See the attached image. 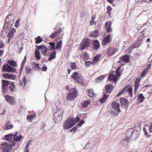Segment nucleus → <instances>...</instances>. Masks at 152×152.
<instances>
[{"label": "nucleus", "mask_w": 152, "mask_h": 152, "mask_svg": "<svg viewBox=\"0 0 152 152\" xmlns=\"http://www.w3.org/2000/svg\"><path fill=\"white\" fill-rule=\"evenodd\" d=\"M150 67H147L141 73L140 76L141 77H143L145 76L148 72V70L150 68Z\"/></svg>", "instance_id": "34"}, {"label": "nucleus", "mask_w": 152, "mask_h": 152, "mask_svg": "<svg viewBox=\"0 0 152 152\" xmlns=\"http://www.w3.org/2000/svg\"><path fill=\"white\" fill-rule=\"evenodd\" d=\"M107 13L109 15H110L111 14V11L112 10V9L110 6H109L107 7Z\"/></svg>", "instance_id": "46"}, {"label": "nucleus", "mask_w": 152, "mask_h": 152, "mask_svg": "<svg viewBox=\"0 0 152 152\" xmlns=\"http://www.w3.org/2000/svg\"><path fill=\"white\" fill-rule=\"evenodd\" d=\"M135 1L138 4L141 3L142 2H147L146 0H135Z\"/></svg>", "instance_id": "56"}, {"label": "nucleus", "mask_w": 152, "mask_h": 152, "mask_svg": "<svg viewBox=\"0 0 152 152\" xmlns=\"http://www.w3.org/2000/svg\"><path fill=\"white\" fill-rule=\"evenodd\" d=\"M139 55V53L136 52L134 53L133 54V57L134 58V59H136L138 58Z\"/></svg>", "instance_id": "53"}, {"label": "nucleus", "mask_w": 152, "mask_h": 152, "mask_svg": "<svg viewBox=\"0 0 152 152\" xmlns=\"http://www.w3.org/2000/svg\"><path fill=\"white\" fill-rule=\"evenodd\" d=\"M16 32L15 29L14 28H12L10 31L8 33V36H10L11 38H13V37L14 34Z\"/></svg>", "instance_id": "36"}, {"label": "nucleus", "mask_w": 152, "mask_h": 152, "mask_svg": "<svg viewBox=\"0 0 152 152\" xmlns=\"http://www.w3.org/2000/svg\"><path fill=\"white\" fill-rule=\"evenodd\" d=\"M26 56H25L24 57V59L23 60V61L21 63V66H24V64L26 61Z\"/></svg>", "instance_id": "57"}, {"label": "nucleus", "mask_w": 152, "mask_h": 152, "mask_svg": "<svg viewBox=\"0 0 152 152\" xmlns=\"http://www.w3.org/2000/svg\"><path fill=\"white\" fill-rule=\"evenodd\" d=\"M10 124V121H7L6 123L5 124L4 126V129L5 130H8L9 129L8 128V126H9Z\"/></svg>", "instance_id": "45"}, {"label": "nucleus", "mask_w": 152, "mask_h": 152, "mask_svg": "<svg viewBox=\"0 0 152 152\" xmlns=\"http://www.w3.org/2000/svg\"><path fill=\"white\" fill-rule=\"evenodd\" d=\"M80 120V118L78 115L76 116V118H71L70 119L68 118L67 120L65 121L64 122L63 127L64 129L67 130L69 129L76 123H77Z\"/></svg>", "instance_id": "1"}, {"label": "nucleus", "mask_w": 152, "mask_h": 152, "mask_svg": "<svg viewBox=\"0 0 152 152\" xmlns=\"http://www.w3.org/2000/svg\"><path fill=\"white\" fill-rule=\"evenodd\" d=\"M90 102L88 100H86L82 103V106L83 107H86L90 103Z\"/></svg>", "instance_id": "39"}, {"label": "nucleus", "mask_w": 152, "mask_h": 152, "mask_svg": "<svg viewBox=\"0 0 152 152\" xmlns=\"http://www.w3.org/2000/svg\"><path fill=\"white\" fill-rule=\"evenodd\" d=\"M13 140L14 141L18 142L19 141V136L13 137Z\"/></svg>", "instance_id": "60"}, {"label": "nucleus", "mask_w": 152, "mask_h": 152, "mask_svg": "<svg viewBox=\"0 0 152 152\" xmlns=\"http://www.w3.org/2000/svg\"><path fill=\"white\" fill-rule=\"evenodd\" d=\"M116 51V48H113L112 47L109 48L107 51L108 53H109L111 56L113 55Z\"/></svg>", "instance_id": "27"}, {"label": "nucleus", "mask_w": 152, "mask_h": 152, "mask_svg": "<svg viewBox=\"0 0 152 152\" xmlns=\"http://www.w3.org/2000/svg\"><path fill=\"white\" fill-rule=\"evenodd\" d=\"M85 123V122L84 121H83V120H81L77 125L79 127H80L81 126Z\"/></svg>", "instance_id": "54"}, {"label": "nucleus", "mask_w": 152, "mask_h": 152, "mask_svg": "<svg viewBox=\"0 0 152 152\" xmlns=\"http://www.w3.org/2000/svg\"><path fill=\"white\" fill-rule=\"evenodd\" d=\"M108 80H112L115 81L117 80V77L115 75L113 74H110L108 77Z\"/></svg>", "instance_id": "26"}, {"label": "nucleus", "mask_w": 152, "mask_h": 152, "mask_svg": "<svg viewBox=\"0 0 152 152\" xmlns=\"http://www.w3.org/2000/svg\"><path fill=\"white\" fill-rule=\"evenodd\" d=\"M123 71V69L121 68V67H118V68L116 70V73L118 76H119Z\"/></svg>", "instance_id": "33"}, {"label": "nucleus", "mask_w": 152, "mask_h": 152, "mask_svg": "<svg viewBox=\"0 0 152 152\" xmlns=\"http://www.w3.org/2000/svg\"><path fill=\"white\" fill-rule=\"evenodd\" d=\"M141 127L140 126H135V129H134V131H137L138 132L140 133V132L141 130Z\"/></svg>", "instance_id": "48"}, {"label": "nucleus", "mask_w": 152, "mask_h": 152, "mask_svg": "<svg viewBox=\"0 0 152 152\" xmlns=\"http://www.w3.org/2000/svg\"><path fill=\"white\" fill-rule=\"evenodd\" d=\"M13 17V16L12 15H11V14H9L7 16L5 19V22L4 24V27H5L6 25L7 26H8V23H10L12 20V17Z\"/></svg>", "instance_id": "16"}, {"label": "nucleus", "mask_w": 152, "mask_h": 152, "mask_svg": "<svg viewBox=\"0 0 152 152\" xmlns=\"http://www.w3.org/2000/svg\"><path fill=\"white\" fill-rule=\"evenodd\" d=\"M8 64L12 66H17L16 62L13 60H9L7 61Z\"/></svg>", "instance_id": "30"}, {"label": "nucleus", "mask_w": 152, "mask_h": 152, "mask_svg": "<svg viewBox=\"0 0 152 152\" xmlns=\"http://www.w3.org/2000/svg\"><path fill=\"white\" fill-rule=\"evenodd\" d=\"M58 34H57V32H54L52 33L50 36V37L51 39H54L55 38L57 37Z\"/></svg>", "instance_id": "42"}, {"label": "nucleus", "mask_w": 152, "mask_h": 152, "mask_svg": "<svg viewBox=\"0 0 152 152\" xmlns=\"http://www.w3.org/2000/svg\"><path fill=\"white\" fill-rule=\"evenodd\" d=\"M106 93H110L113 90V86L111 84H108L105 86Z\"/></svg>", "instance_id": "17"}, {"label": "nucleus", "mask_w": 152, "mask_h": 152, "mask_svg": "<svg viewBox=\"0 0 152 152\" xmlns=\"http://www.w3.org/2000/svg\"><path fill=\"white\" fill-rule=\"evenodd\" d=\"M128 143V140L126 139H123L121 142V144L123 145H124L125 146L127 145Z\"/></svg>", "instance_id": "41"}, {"label": "nucleus", "mask_w": 152, "mask_h": 152, "mask_svg": "<svg viewBox=\"0 0 152 152\" xmlns=\"http://www.w3.org/2000/svg\"><path fill=\"white\" fill-rule=\"evenodd\" d=\"M120 59L121 63H127L130 62L129 56L127 55L121 56Z\"/></svg>", "instance_id": "13"}, {"label": "nucleus", "mask_w": 152, "mask_h": 152, "mask_svg": "<svg viewBox=\"0 0 152 152\" xmlns=\"http://www.w3.org/2000/svg\"><path fill=\"white\" fill-rule=\"evenodd\" d=\"M92 46L93 49L94 50H97L100 46L99 42L97 39H94L92 42Z\"/></svg>", "instance_id": "12"}, {"label": "nucleus", "mask_w": 152, "mask_h": 152, "mask_svg": "<svg viewBox=\"0 0 152 152\" xmlns=\"http://www.w3.org/2000/svg\"><path fill=\"white\" fill-rule=\"evenodd\" d=\"M148 31H149L148 30V26H147L145 28L143 29L141 32L144 33V34H146L148 33Z\"/></svg>", "instance_id": "49"}, {"label": "nucleus", "mask_w": 152, "mask_h": 152, "mask_svg": "<svg viewBox=\"0 0 152 152\" xmlns=\"http://www.w3.org/2000/svg\"><path fill=\"white\" fill-rule=\"evenodd\" d=\"M2 71L8 72H15L16 71V69L15 68H13V67H2Z\"/></svg>", "instance_id": "18"}, {"label": "nucleus", "mask_w": 152, "mask_h": 152, "mask_svg": "<svg viewBox=\"0 0 152 152\" xmlns=\"http://www.w3.org/2000/svg\"><path fill=\"white\" fill-rule=\"evenodd\" d=\"M4 42L0 39V49L4 47Z\"/></svg>", "instance_id": "59"}, {"label": "nucleus", "mask_w": 152, "mask_h": 152, "mask_svg": "<svg viewBox=\"0 0 152 152\" xmlns=\"http://www.w3.org/2000/svg\"><path fill=\"white\" fill-rule=\"evenodd\" d=\"M110 36V34L108 35L102 40V45H105L109 42Z\"/></svg>", "instance_id": "23"}, {"label": "nucleus", "mask_w": 152, "mask_h": 152, "mask_svg": "<svg viewBox=\"0 0 152 152\" xmlns=\"http://www.w3.org/2000/svg\"><path fill=\"white\" fill-rule=\"evenodd\" d=\"M111 106L117 113H119L120 112L121 110L119 108L120 104L119 103L116 102H113L111 104Z\"/></svg>", "instance_id": "15"}, {"label": "nucleus", "mask_w": 152, "mask_h": 152, "mask_svg": "<svg viewBox=\"0 0 152 152\" xmlns=\"http://www.w3.org/2000/svg\"><path fill=\"white\" fill-rule=\"evenodd\" d=\"M62 45V40H61L59 42L57 43L56 46V48L57 49H60L61 48Z\"/></svg>", "instance_id": "40"}, {"label": "nucleus", "mask_w": 152, "mask_h": 152, "mask_svg": "<svg viewBox=\"0 0 152 152\" xmlns=\"http://www.w3.org/2000/svg\"><path fill=\"white\" fill-rule=\"evenodd\" d=\"M141 80V77H137L135 82V83L137 84L140 85V82Z\"/></svg>", "instance_id": "50"}, {"label": "nucleus", "mask_w": 152, "mask_h": 152, "mask_svg": "<svg viewBox=\"0 0 152 152\" xmlns=\"http://www.w3.org/2000/svg\"><path fill=\"white\" fill-rule=\"evenodd\" d=\"M104 94L102 97L99 100V102L102 103H104L105 102V101L107 100V97L109 96V95L106 94L104 92L103 93Z\"/></svg>", "instance_id": "24"}, {"label": "nucleus", "mask_w": 152, "mask_h": 152, "mask_svg": "<svg viewBox=\"0 0 152 152\" xmlns=\"http://www.w3.org/2000/svg\"><path fill=\"white\" fill-rule=\"evenodd\" d=\"M41 53L43 55H45V56H48L49 55L48 53H47V50H42L41 51Z\"/></svg>", "instance_id": "55"}, {"label": "nucleus", "mask_w": 152, "mask_h": 152, "mask_svg": "<svg viewBox=\"0 0 152 152\" xmlns=\"http://www.w3.org/2000/svg\"><path fill=\"white\" fill-rule=\"evenodd\" d=\"M99 31L98 30H96L94 31L93 34L91 33V34L89 35V36H92L94 37H96L99 36Z\"/></svg>", "instance_id": "31"}, {"label": "nucleus", "mask_w": 152, "mask_h": 152, "mask_svg": "<svg viewBox=\"0 0 152 152\" xmlns=\"http://www.w3.org/2000/svg\"><path fill=\"white\" fill-rule=\"evenodd\" d=\"M54 119L56 123H59L61 122L63 114L64 113L63 110L61 108H58L53 111Z\"/></svg>", "instance_id": "2"}, {"label": "nucleus", "mask_w": 152, "mask_h": 152, "mask_svg": "<svg viewBox=\"0 0 152 152\" xmlns=\"http://www.w3.org/2000/svg\"><path fill=\"white\" fill-rule=\"evenodd\" d=\"M71 77L73 79L78 83H81L82 81L81 79L82 77L81 76L80 73L75 72L72 75Z\"/></svg>", "instance_id": "8"}, {"label": "nucleus", "mask_w": 152, "mask_h": 152, "mask_svg": "<svg viewBox=\"0 0 152 152\" xmlns=\"http://www.w3.org/2000/svg\"><path fill=\"white\" fill-rule=\"evenodd\" d=\"M145 35L144 33H140L138 38V39L142 40L144 37Z\"/></svg>", "instance_id": "43"}, {"label": "nucleus", "mask_w": 152, "mask_h": 152, "mask_svg": "<svg viewBox=\"0 0 152 152\" xmlns=\"http://www.w3.org/2000/svg\"><path fill=\"white\" fill-rule=\"evenodd\" d=\"M9 88L10 90L12 92H13L15 91V85L13 82H10L9 85Z\"/></svg>", "instance_id": "32"}, {"label": "nucleus", "mask_w": 152, "mask_h": 152, "mask_svg": "<svg viewBox=\"0 0 152 152\" xmlns=\"http://www.w3.org/2000/svg\"><path fill=\"white\" fill-rule=\"evenodd\" d=\"M140 46L139 45H138V43L136 42L132 46H131V48L132 49H133L137 48V47Z\"/></svg>", "instance_id": "52"}, {"label": "nucleus", "mask_w": 152, "mask_h": 152, "mask_svg": "<svg viewBox=\"0 0 152 152\" xmlns=\"http://www.w3.org/2000/svg\"><path fill=\"white\" fill-rule=\"evenodd\" d=\"M77 91L75 88H72L69 92L68 95L67 96V99L72 100L76 97Z\"/></svg>", "instance_id": "7"}, {"label": "nucleus", "mask_w": 152, "mask_h": 152, "mask_svg": "<svg viewBox=\"0 0 152 152\" xmlns=\"http://www.w3.org/2000/svg\"><path fill=\"white\" fill-rule=\"evenodd\" d=\"M145 97L143 96V94H139L138 97V100L139 103L142 102L144 100Z\"/></svg>", "instance_id": "29"}, {"label": "nucleus", "mask_w": 152, "mask_h": 152, "mask_svg": "<svg viewBox=\"0 0 152 152\" xmlns=\"http://www.w3.org/2000/svg\"><path fill=\"white\" fill-rule=\"evenodd\" d=\"M140 46L139 45H138V43L136 42L132 46H131V48L132 49H133L137 48V47Z\"/></svg>", "instance_id": "51"}, {"label": "nucleus", "mask_w": 152, "mask_h": 152, "mask_svg": "<svg viewBox=\"0 0 152 152\" xmlns=\"http://www.w3.org/2000/svg\"><path fill=\"white\" fill-rule=\"evenodd\" d=\"M88 94L90 97H93L95 96V94L93 90L92 89H88L87 90Z\"/></svg>", "instance_id": "35"}, {"label": "nucleus", "mask_w": 152, "mask_h": 152, "mask_svg": "<svg viewBox=\"0 0 152 152\" xmlns=\"http://www.w3.org/2000/svg\"><path fill=\"white\" fill-rule=\"evenodd\" d=\"M84 58L86 60H88L89 59V55L87 52H85L83 53Z\"/></svg>", "instance_id": "44"}, {"label": "nucleus", "mask_w": 152, "mask_h": 152, "mask_svg": "<svg viewBox=\"0 0 152 152\" xmlns=\"http://www.w3.org/2000/svg\"><path fill=\"white\" fill-rule=\"evenodd\" d=\"M121 104V106L123 108L127 109L128 105L129 104V101L126 99L121 98L120 99Z\"/></svg>", "instance_id": "11"}, {"label": "nucleus", "mask_w": 152, "mask_h": 152, "mask_svg": "<svg viewBox=\"0 0 152 152\" xmlns=\"http://www.w3.org/2000/svg\"><path fill=\"white\" fill-rule=\"evenodd\" d=\"M56 51H54L52 52L50 55V57L48 58V60L50 61L52 59H55L56 57Z\"/></svg>", "instance_id": "25"}, {"label": "nucleus", "mask_w": 152, "mask_h": 152, "mask_svg": "<svg viewBox=\"0 0 152 152\" xmlns=\"http://www.w3.org/2000/svg\"><path fill=\"white\" fill-rule=\"evenodd\" d=\"M147 129H148V130L150 132H152V124L151 125L150 128L148 127V128L144 127L143 128V130L144 132L145 135L147 137H149L151 136V135H149L147 132L146 130Z\"/></svg>", "instance_id": "22"}, {"label": "nucleus", "mask_w": 152, "mask_h": 152, "mask_svg": "<svg viewBox=\"0 0 152 152\" xmlns=\"http://www.w3.org/2000/svg\"><path fill=\"white\" fill-rule=\"evenodd\" d=\"M41 54H37L35 55V57L36 59L39 60L41 58Z\"/></svg>", "instance_id": "61"}, {"label": "nucleus", "mask_w": 152, "mask_h": 152, "mask_svg": "<svg viewBox=\"0 0 152 152\" xmlns=\"http://www.w3.org/2000/svg\"><path fill=\"white\" fill-rule=\"evenodd\" d=\"M91 44L90 40L88 38L83 39L80 44V50H84L85 48L89 47Z\"/></svg>", "instance_id": "5"}, {"label": "nucleus", "mask_w": 152, "mask_h": 152, "mask_svg": "<svg viewBox=\"0 0 152 152\" xmlns=\"http://www.w3.org/2000/svg\"><path fill=\"white\" fill-rule=\"evenodd\" d=\"M139 86V85L135 83H134V91H136L138 89V87Z\"/></svg>", "instance_id": "63"}, {"label": "nucleus", "mask_w": 152, "mask_h": 152, "mask_svg": "<svg viewBox=\"0 0 152 152\" xmlns=\"http://www.w3.org/2000/svg\"><path fill=\"white\" fill-rule=\"evenodd\" d=\"M43 45H41L39 46L37 45L36 46V47L37 48L38 50H41L42 49V50H43Z\"/></svg>", "instance_id": "62"}, {"label": "nucleus", "mask_w": 152, "mask_h": 152, "mask_svg": "<svg viewBox=\"0 0 152 152\" xmlns=\"http://www.w3.org/2000/svg\"><path fill=\"white\" fill-rule=\"evenodd\" d=\"M15 144L14 142L11 144L6 142H2L0 145V149L2 152H9L12 150V146H14Z\"/></svg>", "instance_id": "3"}, {"label": "nucleus", "mask_w": 152, "mask_h": 152, "mask_svg": "<svg viewBox=\"0 0 152 152\" xmlns=\"http://www.w3.org/2000/svg\"><path fill=\"white\" fill-rule=\"evenodd\" d=\"M4 97L7 102L9 103L10 104L12 105H15V101L14 97L8 95H5Z\"/></svg>", "instance_id": "10"}, {"label": "nucleus", "mask_w": 152, "mask_h": 152, "mask_svg": "<svg viewBox=\"0 0 152 152\" xmlns=\"http://www.w3.org/2000/svg\"><path fill=\"white\" fill-rule=\"evenodd\" d=\"M102 56L100 54H97L96 56L94 57V59L92 61V63L93 64V65H95L94 64L97 62L100 61L102 59Z\"/></svg>", "instance_id": "14"}, {"label": "nucleus", "mask_w": 152, "mask_h": 152, "mask_svg": "<svg viewBox=\"0 0 152 152\" xmlns=\"http://www.w3.org/2000/svg\"><path fill=\"white\" fill-rule=\"evenodd\" d=\"M22 82L24 84V85L25 86L26 84L27 79L26 77L25 76L23 77V78L22 80Z\"/></svg>", "instance_id": "58"}, {"label": "nucleus", "mask_w": 152, "mask_h": 152, "mask_svg": "<svg viewBox=\"0 0 152 152\" xmlns=\"http://www.w3.org/2000/svg\"><path fill=\"white\" fill-rule=\"evenodd\" d=\"M48 43L50 46V47L49 46H48L49 47L50 50H54L56 49L55 43V42H49Z\"/></svg>", "instance_id": "28"}, {"label": "nucleus", "mask_w": 152, "mask_h": 152, "mask_svg": "<svg viewBox=\"0 0 152 152\" xmlns=\"http://www.w3.org/2000/svg\"><path fill=\"white\" fill-rule=\"evenodd\" d=\"M112 23L107 22L105 23V28H106L107 33H110L112 31V28H111Z\"/></svg>", "instance_id": "21"}, {"label": "nucleus", "mask_w": 152, "mask_h": 152, "mask_svg": "<svg viewBox=\"0 0 152 152\" xmlns=\"http://www.w3.org/2000/svg\"><path fill=\"white\" fill-rule=\"evenodd\" d=\"M31 142V140H29L28 141L27 144L26 145V147L25 148V149L29 150V147L30 146Z\"/></svg>", "instance_id": "47"}, {"label": "nucleus", "mask_w": 152, "mask_h": 152, "mask_svg": "<svg viewBox=\"0 0 152 152\" xmlns=\"http://www.w3.org/2000/svg\"><path fill=\"white\" fill-rule=\"evenodd\" d=\"M35 43L38 44L43 41V39L40 36H38L35 38Z\"/></svg>", "instance_id": "38"}, {"label": "nucleus", "mask_w": 152, "mask_h": 152, "mask_svg": "<svg viewBox=\"0 0 152 152\" xmlns=\"http://www.w3.org/2000/svg\"><path fill=\"white\" fill-rule=\"evenodd\" d=\"M13 133H10L5 135L4 139L6 141L11 142L12 141V137H13Z\"/></svg>", "instance_id": "20"}, {"label": "nucleus", "mask_w": 152, "mask_h": 152, "mask_svg": "<svg viewBox=\"0 0 152 152\" xmlns=\"http://www.w3.org/2000/svg\"><path fill=\"white\" fill-rule=\"evenodd\" d=\"M128 92L130 96L132 97V89L131 87H128L126 86L117 95V97H118L122 95L123 93L125 92Z\"/></svg>", "instance_id": "6"}, {"label": "nucleus", "mask_w": 152, "mask_h": 152, "mask_svg": "<svg viewBox=\"0 0 152 152\" xmlns=\"http://www.w3.org/2000/svg\"><path fill=\"white\" fill-rule=\"evenodd\" d=\"M10 81L2 80V91L3 93L6 92L7 90L8 89V85L10 84Z\"/></svg>", "instance_id": "9"}, {"label": "nucleus", "mask_w": 152, "mask_h": 152, "mask_svg": "<svg viewBox=\"0 0 152 152\" xmlns=\"http://www.w3.org/2000/svg\"><path fill=\"white\" fill-rule=\"evenodd\" d=\"M133 129H130L128 130L126 136L130 139L135 140L137 139L139 137V133L137 131H133Z\"/></svg>", "instance_id": "4"}, {"label": "nucleus", "mask_w": 152, "mask_h": 152, "mask_svg": "<svg viewBox=\"0 0 152 152\" xmlns=\"http://www.w3.org/2000/svg\"><path fill=\"white\" fill-rule=\"evenodd\" d=\"M104 78V75H101L97 77L96 80V82L98 83L101 82Z\"/></svg>", "instance_id": "37"}, {"label": "nucleus", "mask_w": 152, "mask_h": 152, "mask_svg": "<svg viewBox=\"0 0 152 152\" xmlns=\"http://www.w3.org/2000/svg\"><path fill=\"white\" fill-rule=\"evenodd\" d=\"M19 24V19H17V20H16L15 25V27L17 28V27H18L19 26L18 24Z\"/></svg>", "instance_id": "64"}, {"label": "nucleus", "mask_w": 152, "mask_h": 152, "mask_svg": "<svg viewBox=\"0 0 152 152\" xmlns=\"http://www.w3.org/2000/svg\"><path fill=\"white\" fill-rule=\"evenodd\" d=\"M3 77L6 79H11L14 80L15 79V75L9 74L7 73H5L3 74Z\"/></svg>", "instance_id": "19"}]
</instances>
